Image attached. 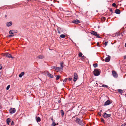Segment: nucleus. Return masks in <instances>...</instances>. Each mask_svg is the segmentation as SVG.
I'll list each match as a JSON object with an SVG mask.
<instances>
[{"mask_svg":"<svg viewBox=\"0 0 126 126\" xmlns=\"http://www.w3.org/2000/svg\"><path fill=\"white\" fill-rule=\"evenodd\" d=\"M75 121L78 124L82 126H83L84 125L82 120L78 118L77 117L76 118Z\"/></svg>","mask_w":126,"mask_h":126,"instance_id":"1","label":"nucleus"},{"mask_svg":"<svg viewBox=\"0 0 126 126\" xmlns=\"http://www.w3.org/2000/svg\"><path fill=\"white\" fill-rule=\"evenodd\" d=\"M94 75L96 76L99 75L100 74L99 69H95L94 71Z\"/></svg>","mask_w":126,"mask_h":126,"instance_id":"2","label":"nucleus"},{"mask_svg":"<svg viewBox=\"0 0 126 126\" xmlns=\"http://www.w3.org/2000/svg\"><path fill=\"white\" fill-rule=\"evenodd\" d=\"M4 56L8 58H11L12 59L14 58V57H12L11 54H9L8 53H4Z\"/></svg>","mask_w":126,"mask_h":126,"instance_id":"3","label":"nucleus"},{"mask_svg":"<svg viewBox=\"0 0 126 126\" xmlns=\"http://www.w3.org/2000/svg\"><path fill=\"white\" fill-rule=\"evenodd\" d=\"M111 114H107L106 113H105L103 115V117L105 118H109L110 117Z\"/></svg>","mask_w":126,"mask_h":126,"instance_id":"4","label":"nucleus"},{"mask_svg":"<svg viewBox=\"0 0 126 126\" xmlns=\"http://www.w3.org/2000/svg\"><path fill=\"white\" fill-rule=\"evenodd\" d=\"M112 103V101H110L109 100H107L105 102L104 105V106H106L109 105L110 104Z\"/></svg>","mask_w":126,"mask_h":126,"instance_id":"5","label":"nucleus"},{"mask_svg":"<svg viewBox=\"0 0 126 126\" xmlns=\"http://www.w3.org/2000/svg\"><path fill=\"white\" fill-rule=\"evenodd\" d=\"M74 77L73 79V81L75 82L78 79V76L76 73H74Z\"/></svg>","mask_w":126,"mask_h":126,"instance_id":"6","label":"nucleus"},{"mask_svg":"<svg viewBox=\"0 0 126 126\" xmlns=\"http://www.w3.org/2000/svg\"><path fill=\"white\" fill-rule=\"evenodd\" d=\"M10 113L13 114L16 111L15 109L14 108H11L9 110Z\"/></svg>","mask_w":126,"mask_h":126,"instance_id":"7","label":"nucleus"},{"mask_svg":"<svg viewBox=\"0 0 126 126\" xmlns=\"http://www.w3.org/2000/svg\"><path fill=\"white\" fill-rule=\"evenodd\" d=\"M112 73L113 76L114 77L116 78L118 77V75L116 72H115V71H112Z\"/></svg>","mask_w":126,"mask_h":126,"instance_id":"8","label":"nucleus"},{"mask_svg":"<svg viewBox=\"0 0 126 126\" xmlns=\"http://www.w3.org/2000/svg\"><path fill=\"white\" fill-rule=\"evenodd\" d=\"M12 24V22L10 21L6 23V26L8 27H9L11 26Z\"/></svg>","mask_w":126,"mask_h":126,"instance_id":"9","label":"nucleus"},{"mask_svg":"<svg viewBox=\"0 0 126 126\" xmlns=\"http://www.w3.org/2000/svg\"><path fill=\"white\" fill-rule=\"evenodd\" d=\"M91 33L92 35L96 36L97 34V32L94 31H92L91 32Z\"/></svg>","mask_w":126,"mask_h":126,"instance_id":"10","label":"nucleus"},{"mask_svg":"<svg viewBox=\"0 0 126 126\" xmlns=\"http://www.w3.org/2000/svg\"><path fill=\"white\" fill-rule=\"evenodd\" d=\"M72 23H74L78 24L80 23L79 20L77 19L73 20L72 21Z\"/></svg>","mask_w":126,"mask_h":126,"instance_id":"11","label":"nucleus"},{"mask_svg":"<svg viewBox=\"0 0 126 126\" xmlns=\"http://www.w3.org/2000/svg\"><path fill=\"white\" fill-rule=\"evenodd\" d=\"M110 58V56H109L106 57L105 59V61L106 62H108L109 61Z\"/></svg>","mask_w":126,"mask_h":126,"instance_id":"12","label":"nucleus"},{"mask_svg":"<svg viewBox=\"0 0 126 126\" xmlns=\"http://www.w3.org/2000/svg\"><path fill=\"white\" fill-rule=\"evenodd\" d=\"M49 73L47 71H45L44 72H42V74L45 75H48Z\"/></svg>","mask_w":126,"mask_h":126,"instance_id":"13","label":"nucleus"},{"mask_svg":"<svg viewBox=\"0 0 126 126\" xmlns=\"http://www.w3.org/2000/svg\"><path fill=\"white\" fill-rule=\"evenodd\" d=\"M11 119L10 118H8L7 119L6 121L8 125H9V123L11 122Z\"/></svg>","mask_w":126,"mask_h":126,"instance_id":"14","label":"nucleus"},{"mask_svg":"<svg viewBox=\"0 0 126 126\" xmlns=\"http://www.w3.org/2000/svg\"><path fill=\"white\" fill-rule=\"evenodd\" d=\"M115 12L117 14H119L120 13V10L118 9H116V10Z\"/></svg>","mask_w":126,"mask_h":126,"instance_id":"15","label":"nucleus"},{"mask_svg":"<svg viewBox=\"0 0 126 126\" xmlns=\"http://www.w3.org/2000/svg\"><path fill=\"white\" fill-rule=\"evenodd\" d=\"M24 72H22L19 75V76L20 78L24 74Z\"/></svg>","mask_w":126,"mask_h":126,"instance_id":"16","label":"nucleus"},{"mask_svg":"<svg viewBox=\"0 0 126 126\" xmlns=\"http://www.w3.org/2000/svg\"><path fill=\"white\" fill-rule=\"evenodd\" d=\"M38 58L39 59H43L44 58V56L42 55H40L38 56Z\"/></svg>","mask_w":126,"mask_h":126,"instance_id":"17","label":"nucleus"},{"mask_svg":"<svg viewBox=\"0 0 126 126\" xmlns=\"http://www.w3.org/2000/svg\"><path fill=\"white\" fill-rule=\"evenodd\" d=\"M15 30H10L9 32V33L10 34H12L14 33V32Z\"/></svg>","mask_w":126,"mask_h":126,"instance_id":"18","label":"nucleus"},{"mask_svg":"<svg viewBox=\"0 0 126 126\" xmlns=\"http://www.w3.org/2000/svg\"><path fill=\"white\" fill-rule=\"evenodd\" d=\"M61 69H62L60 67H56L55 70L57 71H60Z\"/></svg>","mask_w":126,"mask_h":126,"instance_id":"19","label":"nucleus"},{"mask_svg":"<svg viewBox=\"0 0 126 126\" xmlns=\"http://www.w3.org/2000/svg\"><path fill=\"white\" fill-rule=\"evenodd\" d=\"M48 76L49 77L51 78H53L54 77L53 75L49 73Z\"/></svg>","mask_w":126,"mask_h":126,"instance_id":"20","label":"nucleus"},{"mask_svg":"<svg viewBox=\"0 0 126 126\" xmlns=\"http://www.w3.org/2000/svg\"><path fill=\"white\" fill-rule=\"evenodd\" d=\"M79 55L80 57H81L82 58H84V56L83 55L82 53L81 52H80L79 54Z\"/></svg>","mask_w":126,"mask_h":126,"instance_id":"21","label":"nucleus"},{"mask_svg":"<svg viewBox=\"0 0 126 126\" xmlns=\"http://www.w3.org/2000/svg\"><path fill=\"white\" fill-rule=\"evenodd\" d=\"M61 114L62 116L63 117V116L64 114L63 111V110H61Z\"/></svg>","mask_w":126,"mask_h":126,"instance_id":"22","label":"nucleus"},{"mask_svg":"<svg viewBox=\"0 0 126 126\" xmlns=\"http://www.w3.org/2000/svg\"><path fill=\"white\" fill-rule=\"evenodd\" d=\"M36 120L37 122H39L41 121V119L39 117H38L36 118Z\"/></svg>","mask_w":126,"mask_h":126,"instance_id":"23","label":"nucleus"},{"mask_svg":"<svg viewBox=\"0 0 126 126\" xmlns=\"http://www.w3.org/2000/svg\"><path fill=\"white\" fill-rule=\"evenodd\" d=\"M58 32L59 34L61 33V32L62 31V30L61 28H58L57 29Z\"/></svg>","mask_w":126,"mask_h":126,"instance_id":"24","label":"nucleus"},{"mask_svg":"<svg viewBox=\"0 0 126 126\" xmlns=\"http://www.w3.org/2000/svg\"><path fill=\"white\" fill-rule=\"evenodd\" d=\"M66 36L64 34H61L60 36V37L61 38H64Z\"/></svg>","mask_w":126,"mask_h":126,"instance_id":"25","label":"nucleus"},{"mask_svg":"<svg viewBox=\"0 0 126 126\" xmlns=\"http://www.w3.org/2000/svg\"><path fill=\"white\" fill-rule=\"evenodd\" d=\"M118 91L121 94H122L123 93V91L122 90L119 89L118 90Z\"/></svg>","mask_w":126,"mask_h":126,"instance_id":"26","label":"nucleus"},{"mask_svg":"<svg viewBox=\"0 0 126 126\" xmlns=\"http://www.w3.org/2000/svg\"><path fill=\"white\" fill-rule=\"evenodd\" d=\"M99 86L100 87H105L106 88H107L108 87L107 85H102L101 86Z\"/></svg>","mask_w":126,"mask_h":126,"instance_id":"27","label":"nucleus"},{"mask_svg":"<svg viewBox=\"0 0 126 126\" xmlns=\"http://www.w3.org/2000/svg\"><path fill=\"white\" fill-rule=\"evenodd\" d=\"M60 66H61L62 67V68H61L62 69H63L62 68L63 67V63L62 62H61L60 63Z\"/></svg>","mask_w":126,"mask_h":126,"instance_id":"28","label":"nucleus"},{"mask_svg":"<svg viewBox=\"0 0 126 126\" xmlns=\"http://www.w3.org/2000/svg\"><path fill=\"white\" fill-rule=\"evenodd\" d=\"M97 63H95L93 64V66L94 67H96L97 66Z\"/></svg>","mask_w":126,"mask_h":126,"instance_id":"29","label":"nucleus"},{"mask_svg":"<svg viewBox=\"0 0 126 126\" xmlns=\"http://www.w3.org/2000/svg\"><path fill=\"white\" fill-rule=\"evenodd\" d=\"M60 77V76H59V75L57 76L56 77V80H58L59 79Z\"/></svg>","mask_w":126,"mask_h":126,"instance_id":"30","label":"nucleus"},{"mask_svg":"<svg viewBox=\"0 0 126 126\" xmlns=\"http://www.w3.org/2000/svg\"><path fill=\"white\" fill-rule=\"evenodd\" d=\"M10 87V85H9L6 87V90H8L9 89Z\"/></svg>","mask_w":126,"mask_h":126,"instance_id":"31","label":"nucleus"},{"mask_svg":"<svg viewBox=\"0 0 126 126\" xmlns=\"http://www.w3.org/2000/svg\"><path fill=\"white\" fill-rule=\"evenodd\" d=\"M56 67L55 66H51V68L52 69H54L55 70Z\"/></svg>","mask_w":126,"mask_h":126,"instance_id":"32","label":"nucleus"},{"mask_svg":"<svg viewBox=\"0 0 126 126\" xmlns=\"http://www.w3.org/2000/svg\"><path fill=\"white\" fill-rule=\"evenodd\" d=\"M56 125V124L55 123V122H53L52 124V125L53 126H55Z\"/></svg>","mask_w":126,"mask_h":126,"instance_id":"33","label":"nucleus"},{"mask_svg":"<svg viewBox=\"0 0 126 126\" xmlns=\"http://www.w3.org/2000/svg\"><path fill=\"white\" fill-rule=\"evenodd\" d=\"M96 36L98 38H100L101 37L99 36V35L97 34H97H96Z\"/></svg>","mask_w":126,"mask_h":126,"instance_id":"34","label":"nucleus"},{"mask_svg":"<svg viewBox=\"0 0 126 126\" xmlns=\"http://www.w3.org/2000/svg\"><path fill=\"white\" fill-rule=\"evenodd\" d=\"M108 43V42H105L104 43V44L105 45V47L107 45V43Z\"/></svg>","mask_w":126,"mask_h":126,"instance_id":"35","label":"nucleus"},{"mask_svg":"<svg viewBox=\"0 0 126 126\" xmlns=\"http://www.w3.org/2000/svg\"><path fill=\"white\" fill-rule=\"evenodd\" d=\"M72 78H69L68 79V80L69 81H71L72 80Z\"/></svg>","mask_w":126,"mask_h":126,"instance_id":"36","label":"nucleus"},{"mask_svg":"<svg viewBox=\"0 0 126 126\" xmlns=\"http://www.w3.org/2000/svg\"><path fill=\"white\" fill-rule=\"evenodd\" d=\"M101 121L102 122H103L104 123H105V121H104V120L102 118H101Z\"/></svg>","mask_w":126,"mask_h":126,"instance_id":"37","label":"nucleus"},{"mask_svg":"<svg viewBox=\"0 0 126 126\" xmlns=\"http://www.w3.org/2000/svg\"><path fill=\"white\" fill-rule=\"evenodd\" d=\"M14 36V35H11L8 36V37H13Z\"/></svg>","mask_w":126,"mask_h":126,"instance_id":"38","label":"nucleus"},{"mask_svg":"<svg viewBox=\"0 0 126 126\" xmlns=\"http://www.w3.org/2000/svg\"><path fill=\"white\" fill-rule=\"evenodd\" d=\"M67 79L66 78H65L63 80V82H66V81H67Z\"/></svg>","mask_w":126,"mask_h":126,"instance_id":"39","label":"nucleus"},{"mask_svg":"<svg viewBox=\"0 0 126 126\" xmlns=\"http://www.w3.org/2000/svg\"><path fill=\"white\" fill-rule=\"evenodd\" d=\"M112 5L114 7H115L116 6V4L115 3H113L112 4Z\"/></svg>","mask_w":126,"mask_h":126,"instance_id":"40","label":"nucleus"},{"mask_svg":"<svg viewBox=\"0 0 126 126\" xmlns=\"http://www.w3.org/2000/svg\"><path fill=\"white\" fill-rule=\"evenodd\" d=\"M2 66L1 64H0V70L2 69Z\"/></svg>","mask_w":126,"mask_h":126,"instance_id":"41","label":"nucleus"},{"mask_svg":"<svg viewBox=\"0 0 126 126\" xmlns=\"http://www.w3.org/2000/svg\"><path fill=\"white\" fill-rule=\"evenodd\" d=\"M14 122L13 121H12L11 122V125H14Z\"/></svg>","mask_w":126,"mask_h":126,"instance_id":"42","label":"nucleus"},{"mask_svg":"<svg viewBox=\"0 0 126 126\" xmlns=\"http://www.w3.org/2000/svg\"><path fill=\"white\" fill-rule=\"evenodd\" d=\"M126 125V124H122L121 126H125Z\"/></svg>","mask_w":126,"mask_h":126,"instance_id":"43","label":"nucleus"},{"mask_svg":"<svg viewBox=\"0 0 126 126\" xmlns=\"http://www.w3.org/2000/svg\"><path fill=\"white\" fill-rule=\"evenodd\" d=\"M124 59H126V55H125L124 56Z\"/></svg>","mask_w":126,"mask_h":126,"instance_id":"44","label":"nucleus"},{"mask_svg":"<svg viewBox=\"0 0 126 126\" xmlns=\"http://www.w3.org/2000/svg\"><path fill=\"white\" fill-rule=\"evenodd\" d=\"M120 33H118V36H119L120 35Z\"/></svg>","mask_w":126,"mask_h":126,"instance_id":"45","label":"nucleus"},{"mask_svg":"<svg viewBox=\"0 0 126 126\" xmlns=\"http://www.w3.org/2000/svg\"><path fill=\"white\" fill-rule=\"evenodd\" d=\"M125 47H126V43L125 44Z\"/></svg>","mask_w":126,"mask_h":126,"instance_id":"46","label":"nucleus"},{"mask_svg":"<svg viewBox=\"0 0 126 126\" xmlns=\"http://www.w3.org/2000/svg\"><path fill=\"white\" fill-rule=\"evenodd\" d=\"M121 35L122 36H123V34L122 33V34H121Z\"/></svg>","mask_w":126,"mask_h":126,"instance_id":"47","label":"nucleus"},{"mask_svg":"<svg viewBox=\"0 0 126 126\" xmlns=\"http://www.w3.org/2000/svg\"><path fill=\"white\" fill-rule=\"evenodd\" d=\"M51 120H53V119H51Z\"/></svg>","mask_w":126,"mask_h":126,"instance_id":"48","label":"nucleus"},{"mask_svg":"<svg viewBox=\"0 0 126 126\" xmlns=\"http://www.w3.org/2000/svg\"><path fill=\"white\" fill-rule=\"evenodd\" d=\"M103 18H104V19H105V17H104Z\"/></svg>","mask_w":126,"mask_h":126,"instance_id":"49","label":"nucleus"},{"mask_svg":"<svg viewBox=\"0 0 126 126\" xmlns=\"http://www.w3.org/2000/svg\"><path fill=\"white\" fill-rule=\"evenodd\" d=\"M98 45H99L98 44V46H99Z\"/></svg>","mask_w":126,"mask_h":126,"instance_id":"50","label":"nucleus"},{"mask_svg":"<svg viewBox=\"0 0 126 126\" xmlns=\"http://www.w3.org/2000/svg\"><path fill=\"white\" fill-rule=\"evenodd\" d=\"M125 95H126V94H125Z\"/></svg>","mask_w":126,"mask_h":126,"instance_id":"51","label":"nucleus"},{"mask_svg":"<svg viewBox=\"0 0 126 126\" xmlns=\"http://www.w3.org/2000/svg\"><path fill=\"white\" fill-rule=\"evenodd\" d=\"M58 3H59V2L58 1Z\"/></svg>","mask_w":126,"mask_h":126,"instance_id":"52","label":"nucleus"}]
</instances>
